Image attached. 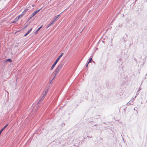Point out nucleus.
<instances>
[{
    "label": "nucleus",
    "instance_id": "obj_1",
    "mask_svg": "<svg viewBox=\"0 0 147 147\" xmlns=\"http://www.w3.org/2000/svg\"><path fill=\"white\" fill-rule=\"evenodd\" d=\"M63 54H64L63 53H62L61 54V55L58 57V58L56 60V61L54 62V63L53 64L51 67V70H52L53 69L55 66L56 65L57 63L58 62L59 60L62 57Z\"/></svg>",
    "mask_w": 147,
    "mask_h": 147
},
{
    "label": "nucleus",
    "instance_id": "obj_2",
    "mask_svg": "<svg viewBox=\"0 0 147 147\" xmlns=\"http://www.w3.org/2000/svg\"><path fill=\"white\" fill-rule=\"evenodd\" d=\"M41 8L39 10H38L36 11H35L34 12L32 15L29 18L28 20V21H29L30 19H31L32 17H33L41 9Z\"/></svg>",
    "mask_w": 147,
    "mask_h": 147
},
{
    "label": "nucleus",
    "instance_id": "obj_3",
    "mask_svg": "<svg viewBox=\"0 0 147 147\" xmlns=\"http://www.w3.org/2000/svg\"><path fill=\"white\" fill-rule=\"evenodd\" d=\"M60 70V69H59L57 68L55 69L54 72H53L54 77L52 79V80H53L54 79L55 76H56L57 74L58 73Z\"/></svg>",
    "mask_w": 147,
    "mask_h": 147
},
{
    "label": "nucleus",
    "instance_id": "obj_4",
    "mask_svg": "<svg viewBox=\"0 0 147 147\" xmlns=\"http://www.w3.org/2000/svg\"><path fill=\"white\" fill-rule=\"evenodd\" d=\"M28 9H25L24 11L22 12V13L18 17L20 18L22 17V16L24 15L25 13L27 11Z\"/></svg>",
    "mask_w": 147,
    "mask_h": 147
},
{
    "label": "nucleus",
    "instance_id": "obj_5",
    "mask_svg": "<svg viewBox=\"0 0 147 147\" xmlns=\"http://www.w3.org/2000/svg\"><path fill=\"white\" fill-rule=\"evenodd\" d=\"M60 16V14L55 16V18H54L52 20L53 21H54V22L56 21L57 19Z\"/></svg>",
    "mask_w": 147,
    "mask_h": 147
},
{
    "label": "nucleus",
    "instance_id": "obj_6",
    "mask_svg": "<svg viewBox=\"0 0 147 147\" xmlns=\"http://www.w3.org/2000/svg\"><path fill=\"white\" fill-rule=\"evenodd\" d=\"M63 65V63H61L58 66L57 68L59 69L60 70Z\"/></svg>",
    "mask_w": 147,
    "mask_h": 147
},
{
    "label": "nucleus",
    "instance_id": "obj_7",
    "mask_svg": "<svg viewBox=\"0 0 147 147\" xmlns=\"http://www.w3.org/2000/svg\"><path fill=\"white\" fill-rule=\"evenodd\" d=\"M47 92H48V90H46L45 91V93L44 95L43 96L42 98H41V99L39 100V101L38 102V103H39L40 102L41 100L42 99V98H43L45 96H46V95L47 93Z\"/></svg>",
    "mask_w": 147,
    "mask_h": 147
},
{
    "label": "nucleus",
    "instance_id": "obj_8",
    "mask_svg": "<svg viewBox=\"0 0 147 147\" xmlns=\"http://www.w3.org/2000/svg\"><path fill=\"white\" fill-rule=\"evenodd\" d=\"M54 21H53L52 20L51 21V22H50V23L48 24L46 26V28H47L49 27L50 26H51L54 23Z\"/></svg>",
    "mask_w": 147,
    "mask_h": 147
},
{
    "label": "nucleus",
    "instance_id": "obj_9",
    "mask_svg": "<svg viewBox=\"0 0 147 147\" xmlns=\"http://www.w3.org/2000/svg\"><path fill=\"white\" fill-rule=\"evenodd\" d=\"M20 18L18 17H17L14 20V21L13 22H11L12 23H16L17 21L18 20V19Z\"/></svg>",
    "mask_w": 147,
    "mask_h": 147
},
{
    "label": "nucleus",
    "instance_id": "obj_10",
    "mask_svg": "<svg viewBox=\"0 0 147 147\" xmlns=\"http://www.w3.org/2000/svg\"><path fill=\"white\" fill-rule=\"evenodd\" d=\"M8 61H9L10 63H11L12 62V60L11 59H7L4 61V63Z\"/></svg>",
    "mask_w": 147,
    "mask_h": 147
},
{
    "label": "nucleus",
    "instance_id": "obj_11",
    "mask_svg": "<svg viewBox=\"0 0 147 147\" xmlns=\"http://www.w3.org/2000/svg\"><path fill=\"white\" fill-rule=\"evenodd\" d=\"M42 26H41L39 28H38V29L34 32V33L35 34H36L37 33L38 31L42 27Z\"/></svg>",
    "mask_w": 147,
    "mask_h": 147
},
{
    "label": "nucleus",
    "instance_id": "obj_12",
    "mask_svg": "<svg viewBox=\"0 0 147 147\" xmlns=\"http://www.w3.org/2000/svg\"><path fill=\"white\" fill-rule=\"evenodd\" d=\"M92 57H90L89 59V61L87 62L88 63H91L92 61Z\"/></svg>",
    "mask_w": 147,
    "mask_h": 147
},
{
    "label": "nucleus",
    "instance_id": "obj_13",
    "mask_svg": "<svg viewBox=\"0 0 147 147\" xmlns=\"http://www.w3.org/2000/svg\"><path fill=\"white\" fill-rule=\"evenodd\" d=\"M30 32L28 30L27 32L24 35V36H26Z\"/></svg>",
    "mask_w": 147,
    "mask_h": 147
},
{
    "label": "nucleus",
    "instance_id": "obj_14",
    "mask_svg": "<svg viewBox=\"0 0 147 147\" xmlns=\"http://www.w3.org/2000/svg\"><path fill=\"white\" fill-rule=\"evenodd\" d=\"M121 60H122V58H119V61H118L117 62L119 63L120 62H121Z\"/></svg>",
    "mask_w": 147,
    "mask_h": 147
},
{
    "label": "nucleus",
    "instance_id": "obj_15",
    "mask_svg": "<svg viewBox=\"0 0 147 147\" xmlns=\"http://www.w3.org/2000/svg\"><path fill=\"white\" fill-rule=\"evenodd\" d=\"M131 21V20H129V19H127V23H129V22Z\"/></svg>",
    "mask_w": 147,
    "mask_h": 147
},
{
    "label": "nucleus",
    "instance_id": "obj_16",
    "mask_svg": "<svg viewBox=\"0 0 147 147\" xmlns=\"http://www.w3.org/2000/svg\"><path fill=\"white\" fill-rule=\"evenodd\" d=\"M133 102H132V103L131 102H130V103H129V102H128L127 103L128 104V105H132L133 104Z\"/></svg>",
    "mask_w": 147,
    "mask_h": 147
},
{
    "label": "nucleus",
    "instance_id": "obj_17",
    "mask_svg": "<svg viewBox=\"0 0 147 147\" xmlns=\"http://www.w3.org/2000/svg\"><path fill=\"white\" fill-rule=\"evenodd\" d=\"M139 91H138L136 93V96L139 94Z\"/></svg>",
    "mask_w": 147,
    "mask_h": 147
},
{
    "label": "nucleus",
    "instance_id": "obj_18",
    "mask_svg": "<svg viewBox=\"0 0 147 147\" xmlns=\"http://www.w3.org/2000/svg\"><path fill=\"white\" fill-rule=\"evenodd\" d=\"M134 60L135 61H136V64H137V60L135 58H134Z\"/></svg>",
    "mask_w": 147,
    "mask_h": 147
},
{
    "label": "nucleus",
    "instance_id": "obj_19",
    "mask_svg": "<svg viewBox=\"0 0 147 147\" xmlns=\"http://www.w3.org/2000/svg\"><path fill=\"white\" fill-rule=\"evenodd\" d=\"M88 64L89 63H88L87 62V64L85 65V66H86V67H87L88 66Z\"/></svg>",
    "mask_w": 147,
    "mask_h": 147
},
{
    "label": "nucleus",
    "instance_id": "obj_20",
    "mask_svg": "<svg viewBox=\"0 0 147 147\" xmlns=\"http://www.w3.org/2000/svg\"><path fill=\"white\" fill-rule=\"evenodd\" d=\"M32 30V28H30V30H28V31H30V32Z\"/></svg>",
    "mask_w": 147,
    "mask_h": 147
},
{
    "label": "nucleus",
    "instance_id": "obj_21",
    "mask_svg": "<svg viewBox=\"0 0 147 147\" xmlns=\"http://www.w3.org/2000/svg\"><path fill=\"white\" fill-rule=\"evenodd\" d=\"M136 96H135V97H134V98H133V100H134V99H135V98H136Z\"/></svg>",
    "mask_w": 147,
    "mask_h": 147
},
{
    "label": "nucleus",
    "instance_id": "obj_22",
    "mask_svg": "<svg viewBox=\"0 0 147 147\" xmlns=\"http://www.w3.org/2000/svg\"><path fill=\"white\" fill-rule=\"evenodd\" d=\"M121 26H122V25L121 24V25H119V27H121Z\"/></svg>",
    "mask_w": 147,
    "mask_h": 147
},
{
    "label": "nucleus",
    "instance_id": "obj_23",
    "mask_svg": "<svg viewBox=\"0 0 147 147\" xmlns=\"http://www.w3.org/2000/svg\"><path fill=\"white\" fill-rule=\"evenodd\" d=\"M53 80H51V81L50 82V84H51V82H52V81Z\"/></svg>",
    "mask_w": 147,
    "mask_h": 147
},
{
    "label": "nucleus",
    "instance_id": "obj_24",
    "mask_svg": "<svg viewBox=\"0 0 147 147\" xmlns=\"http://www.w3.org/2000/svg\"><path fill=\"white\" fill-rule=\"evenodd\" d=\"M140 90V89L139 88L138 90V91H139V92Z\"/></svg>",
    "mask_w": 147,
    "mask_h": 147
},
{
    "label": "nucleus",
    "instance_id": "obj_25",
    "mask_svg": "<svg viewBox=\"0 0 147 147\" xmlns=\"http://www.w3.org/2000/svg\"><path fill=\"white\" fill-rule=\"evenodd\" d=\"M87 137L88 138H90V137H89V136H88ZM90 137V138H92V137Z\"/></svg>",
    "mask_w": 147,
    "mask_h": 147
},
{
    "label": "nucleus",
    "instance_id": "obj_26",
    "mask_svg": "<svg viewBox=\"0 0 147 147\" xmlns=\"http://www.w3.org/2000/svg\"><path fill=\"white\" fill-rule=\"evenodd\" d=\"M27 27V26H25V28H26Z\"/></svg>",
    "mask_w": 147,
    "mask_h": 147
},
{
    "label": "nucleus",
    "instance_id": "obj_27",
    "mask_svg": "<svg viewBox=\"0 0 147 147\" xmlns=\"http://www.w3.org/2000/svg\"><path fill=\"white\" fill-rule=\"evenodd\" d=\"M12 147V146H11V147Z\"/></svg>",
    "mask_w": 147,
    "mask_h": 147
}]
</instances>
